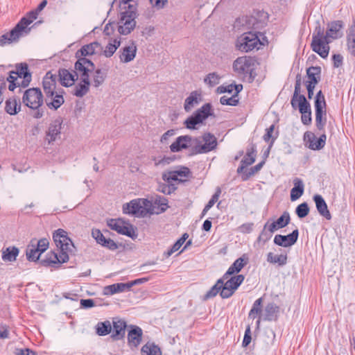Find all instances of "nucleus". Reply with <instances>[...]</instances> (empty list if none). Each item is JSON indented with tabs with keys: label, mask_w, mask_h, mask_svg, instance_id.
I'll use <instances>...</instances> for the list:
<instances>
[{
	"label": "nucleus",
	"mask_w": 355,
	"mask_h": 355,
	"mask_svg": "<svg viewBox=\"0 0 355 355\" xmlns=\"http://www.w3.org/2000/svg\"><path fill=\"white\" fill-rule=\"evenodd\" d=\"M343 27V23L342 21L338 20L332 21L329 25V28L324 35V31L320 26H316L312 35L311 44L312 50L321 58H327L330 49L329 43L331 42L329 38H338L340 36L339 31Z\"/></svg>",
	"instance_id": "nucleus-1"
},
{
	"label": "nucleus",
	"mask_w": 355,
	"mask_h": 355,
	"mask_svg": "<svg viewBox=\"0 0 355 355\" xmlns=\"http://www.w3.org/2000/svg\"><path fill=\"white\" fill-rule=\"evenodd\" d=\"M56 81V75L53 74L51 71L46 73L42 80L46 104L49 109L55 110H58L64 102L63 96L55 91Z\"/></svg>",
	"instance_id": "nucleus-2"
},
{
	"label": "nucleus",
	"mask_w": 355,
	"mask_h": 355,
	"mask_svg": "<svg viewBox=\"0 0 355 355\" xmlns=\"http://www.w3.org/2000/svg\"><path fill=\"white\" fill-rule=\"evenodd\" d=\"M44 101V96L38 87L29 88L24 92L22 103L34 111L32 114L34 119H41L44 116V110L41 108Z\"/></svg>",
	"instance_id": "nucleus-3"
},
{
	"label": "nucleus",
	"mask_w": 355,
	"mask_h": 355,
	"mask_svg": "<svg viewBox=\"0 0 355 355\" xmlns=\"http://www.w3.org/2000/svg\"><path fill=\"white\" fill-rule=\"evenodd\" d=\"M152 201L146 198H137L123 205V212L139 218L152 215Z\"/></svg>",
	"instance_id": "nucleus-4"
},
{
	"label": "nucleus",
	"mask_w": 355,
	"mask_h": 355,
	"mask_svg": "<svg viewBox=\"0 0 355 355\" xmlns=\"http://www.w3.org/2000/svg\"><path fill=\"white\" fill-rule=\"evenodd\" d=\"M125 8V10L121 14L120 23L121 24L119 25L118 31L121 35H126L130 33L136 26L137 5L129 3Z\"/></svg>",
	"instance_id": "nucleus-5"
},
{
	"label": "nucleus",
	"mask_w": 355,
	"mask_h": 355,
	"mask_svg": "<svg viewBox=\"0 0 355 355\" xmlns=\"http://www.w3.org/2000/svg\"><path fill=\"white\" fill-rule=\"evenodd\" d=\"M196 146L189 153L190 156L209 153L216 148L218 142L216 137L210 133L205 132L202 137H195Z\"/></svg>",
	"instance_id": "nucleus-6"
},
{
	"label": "nucleus",
	"mask_w": 355,
	"mask_h": 355,
	"mask_svg": "<svg viewBox=\"0 0 355 355\" xmlns=\"http://www.w3.org/2000/svg\"><path fill=\"white\" fill-rule=\"evenodd\" d=\"M315 112V126L319 131L324 132L327 123V103L322 92L320 90L315 95L314 101Z\"/></svg>",
	"instance_id": "nucleus-7"
},
{
	"label": "nucleus",
	"mask_w": 355,
	"mask_h": 355,
	"mask_svg": "<svg viewBox=\"0 0 355 355\" xmlns=\"http://www.w3.org/2000/svg\"><path fill=\"white\" fill-rule=\"evenodd\" d=\"M255 60L250 56H241L236 59L233 63V69L239 76L249 77L252 80L254 78Z\"/></svg>",
	"instance_id": "nucleus-8"
},
{
	"label": "nucleus",
	"mask_w": 355,
	"mask_h": 355,
	"mask_svg": "<svg viewBox=\"0 0 355 355\" xmlns=\"http://www.w3.org/2000/svg\"><path fill=\"white\" fill-rule=\"evenodd\" d=\"M210 103L204 104L200 108L198 109L191 116L188 117L184 125L187 128L190 130L196 129V125L202 123L209 116H213L214 112Z\"/></svg>",
	"instance_id": "nucleus-9"
},
{
	"label": "nucleus",
	"mask_w": 355,
	"mask_h": 355,
	"mask_svg": "<svg viewBox=\"0 0 355 355\" xmlns=\"http://www.w3.org/2000/svg\"><path fill=\"white\" fill-rule=\"evenodd\" d=\"M261 44L260 40L256 33H244L239 37L236 42V49L242 52H248Z\"/></svg>",
	"instance_id": "nucleus-10"
},
{
	"label": "nucleus",
	"mask_w": 355,
	"mask_h": 355,
	"mask_svg": "<svg viewBox=\"0 0 355 355\" xmlns=\"http://www.w3.org/2000/svg\"><path fill=\"white\" fill-rule=\"evenodd\" d=\"M53 239L59 248V251L62 252L69 254L75 248L72 241L68 236L67 232L62 229H58L53 233Z\"/></svg>",
	"instance_id": "nucleus-11"
},
{
	"label": "nucleus",
	"mask_w": 355,
	"mask_h": 355,
	"mask_svg": "<svg viewBox=\"0 0 355 355\" xmlns=\"http://www.w3.org/2000/svg\"><path fill=\"white\" fill-rule=\"evenodd\" d=\"M78 60L74 64V72L77 74V78L80 76V79H89V72L94 69V64L90 60L86 58H77Z\"/></svg>",
	"instance_id": "nucleus-12"
},
{
	"label": "nucleus",
	"mask_w": 355,
	"mask_h": 355,
	"mask_svg": "<svg viewBox=\"0 0 355 355\" xmlns=\"http://www.w3.org/2000/svg\"><path fill=\"white\" fill-rule=\"evenodd\" d=\"M245 277L243 275H238L232 277L230 279L223 283V288L220 293L223 299L230 297L239 286L243 282Z\"/></svg>",
	"instance_id": "nucleus-13"
},
{
	"label": "nucleus",
	"mask_w": 355,
	"mask_h": 355,
	"mask_svg": "<svg viewBox=\"0 0 355 355\" xmlns=\"http://www.w3.org/2000/svg\"><path fill=\"white\" fill-rule=\"evenodd\" d=\"M195 137L190 135H182L176 138L175 141L170 146V150L173 153H178L184 149H189V153L196 146Z\"/></svg>",
	"instance_id": "nucleus-14"
},
{
	"label": "nucleus",
	"mask_w": 355,
	"mask_h": 355,
	"mask_svg": "<svg viewBox=\"0 0 355 355\" xmlns=\"http://www.w3.org/2000/svg\"><path fill=\"white\" fill-rule=\"evenodd\" d=\"M107 225L110 229L120 234L125 235L130 238H133L135 235L132 226L129 224H125L124 221L121 219H110L107 220Z\"/></svg>",
	"instance_id": "nucleus-15"
},
{
	"label": "nucleus",
	"mask_w": 355,
	"mask_h": 355,
	"mask_svg": "<svg viewBox=\"0 0 355 355\" xmlns=\"http://www.w3.org/2000/svg\"><path fill=\"white\" fill-rule=\"evenodd\" d=\"M304 140L309 148L313 150H319L323 148L326 144L327 136L323 132L319 138H316L314 133L307 131L304 135Z\"/></svg>",
	"instance_id": "nucleus-16"
},
{
	"label": "nucleus",
	"mask_w": 355,
	"mask_h": 355,
	"mask_svg": "<svg viewBox=\"0 0 355 355\" xmlns=\"http://www.w3.org/2000/svg\"><path fill=\"white\" fill-rule=\"evenodd\" d=\"M299 237V230H294L288 235L277 234L274 237L273 242L275 245L288 248L293 245L297 241Z\"/></svg>",
	"instance_id": "nucleus-17"
},
{
	"label": "nucleus",
	"mask_w": 355,
	"mask_h": 355,
	"mask_svg": "<svg viewBox=\"0 0 355 355\" xmlns=\"http://www.w3.org/2000/svg\"><path fill=\"white\" fill-rule=\"evenodd\" d=\"M69 261V254L66 252L59 251L55 253L53 251L47 253L46 258L41 260V264L43 266H51L53 264L63 263Z\"/></svg>",
	"instance_id": "nucleus-18"
},
{
	"label": "nucleus",
	"mask_w": 355,
	"mask_h": 355,
	"mask_svg": "<svg viewBox=\"0 0 355 355\" xmlns=\"http://www.w3.org/2000/svg\"><path fill=\"white\" fill-rule=\"evenodd\" d=\"M137 46L134 41H131L129 45L119 49L118 54L121 62L128 63L132 61L137 53Z\"/></svg>",
	"instance_id": "nucleus-19"
},
{
	"label": "nucleus",
	"mask_w": 355,
	"mask_h": 355,
	"mask_svg": "<svg viewBox=\"0 0 355 355\" xmlns=\"http://www.w3.org/2000/svg\"><path fill=\"white\" fill-rule=\"evenodd\" d=\"M103 47L98 42H93L88 44L83 45L80 49L76 53V58H85L88 55L95 54L98 51H102Z\"/></svg>",
	"instance_id": "nucleus-20"
},
{
	"label": "nucleus",
	"mask_w": 355,
	"mask_h": 355,
	"mask_svg": "<svg viewBox=\"0 0 355 355\" xmlns=\"http://www.w3.org/2000/svg\"><path fill=\"white\" fill-rule=\"evenodd\" d=\"M58 73L60 84L64 87H67L73 85L78 79L77 74L75 73L74 71L71 72L68 69H60Z\"/></svg>",
	"instance_id": "nucleus-21"
},
{
	"label": "nucleus",
	"mask_w": 355,
	"mask_h": 355,
	"mask_svg": "<svg viewBox=\"0 0 355 355\" xmlns=\"http://www.w3.org/2000/svg\"><path fill=\"white\" fill-rule=\"evenodd\" d=\"M279 307L275 302H269L263 309L261 319L266 321H276L278 319Z\"/></svg>",
	"instance_id": "nucleus-22"
},
{
	"label": "nucleus",
	"mask_w": 355,
	"mask_h": 355,
	"mask_svg": "<svg viewBox=\"0 0 355 355\" xmlns=\"http://www.w3.org/2000/svg\"><path fill=\"white\" fill-rule=\"evenodd\" d=\"M202 101L201 93L198 91L191 92L189 96L185 99L184 109L185 112H189Z\"/></svg>",
	"instance_id": "nucleus-23"
},
{
	"label": "nucleus",
	"mask_w": 355,
	"mask_h": 355,
	"mask_svg": "<svg viewBox=\"0 0 355 355\" xmlns=\"http://www.w3.org/2000/svg\"><path fill=\"white\" fill-rule=\"evenodd\" d=\"M142 329L138 326H132L128 334V342L130 346L137 347L142 339Z\"/></svg>",
	"instance_id": "nucleus-24"
},
{
	"label": "nucleus",
	"mask_w": 355,
	"mask_h": 355,
	"mask_svg": "<svg viewBox=\"0 0 355 355\" xmlns=\"http://www.w3.org/2000/svg\"><path fill=\"white\" fill-rule=\"evenodd\" d=\"M17 76L15 73H12V71L10 72L9 76L5 79L4 77L0 78V104L3 101V92L2 89H6V81L9 82L8 89L10 91H14V89L17 87Z\"/></svg>",
	"instance_id": "nucleus-25"
},
{
	"label": "nucleus",
	"mask_w": 355,
	"mask_h": 355,
	"mask_svg": "<svg viewBox=\"0 0 355 355\" xmlns=\"http://www.w3.org/2000/svg\"><path fill=\"white\" fill-rule=\"evenodd\" d=\"M152 201V214H159L164 212L168 207V200L164 196H156Z\"/></svg>",
	"instance_id": "nucleus-26"
},
{
	"label": "nucleus",
	"mask_w": 355,
	"mask_h": 355,
	"mask_svg": "<svg viewBox=\"0 0 355 355\" xmlns=\"http://www.w3.org/2000/svg\"><path fill=\"white\" fill-rule=\"evenodd\" d=\"M313 200L315 203L318 213L327 220H330L331 218V215L323 197L319 194H316L313 196Z\"/></svg>",
	"instance_id": "nucleus-27"
},
{
	"label": "nucleus",
	"mask_w": 355,
	"mask_h": 355,
	"mask_svg": "<svg viewBox=\"0 0 355 355\" xmlns=\"http://www.w3.org/2000/svg\"><path fill=\"white\" fill-rule=\"evenodd\" d=\"M61 125L62 123L60 120H55L49 125L48 131L46 132V139L49 144L55 141L57 137L60 135Z\"/></svg>",
	"instance_id": "nucleus-28"
},
{
	"label": "nucleus",
	"mask_w": 355,
	"mask_h": 355,
	"mask_svg": "<svg viewBox=\"0 0 355 355\" xmlns=\"http://www.w3.org/2000/svg\"><path fill=\"white\" fill-rule=\"evenodd\" d=\"M21 102L16 97L9 98L5 103V111L10 115H16L21 110Z\"/></svg>",
	"instance_id": "nucleus-29"
},
{
	"label": "nucleus",
	"mask_w": 355,
	"mask_h": 355,
	"mask_svg": "<svg viewBox=\"0 0 355 355\" xmlns=\"http://www.w3.org/2000/svg\"><path fill=\"white\" fill-rule=\"evenodd\" d=\"M347 45L350 54L355 57V16L353 17L352 24L349 28Z\"/></svg>",
	"instance_id": "nucleus-30"
},
{
	"label": "nucleus",
	"mask_w": 355,
	"mask_h": 355,
	"mask_svg": "<svg viewBox=\"0 0 355 355\" xmlns=\"http://www.w3.org/2000/svg\"><path fill=\"white\" fill-rule=\"evenodd\" d=\"M126 323L123 320H119L113 322V331L111 337L113 340H118L123 338L125 336Z\"/></svg>",
	"instance_id": "nucleus-31"
},
{
	"label": "nucleus",
	"mask_w": 355,
	"mask_h": 355,
	"mask_svg": "<svg viewBox=\"0 0 355 355\" xmlns=\"http://www.w3.org/2000/svg\"><path fill=\"white\" fill-rule=\"evenodd\" d=\"M293 188L291 190V200L295 201L300 198L304 193V185L303 181L296 178L293 180Z\"/></svg>",
	"instance_id": "nucleus-32"
},
{
	"label": "nucleus",
	"mask_w": 355,
	"mask_h": 355,
	"mask_svg": "<svg viewBox=\"0 0 355 355\" xmlns=\"http://www.w3.org/2000/svg\"><path fill=\"white\" fill-rule=\"evenodd\" d=\"M121 45V38H114L109 40L108 44L103 50V55L106 58L112 57Z\"/></svg>",
	"instance_id": "nucleus-33"
},
{
	"label": "nucleus",
	"mask_w": 355,
	"mask_h": 355,
	"mask_svg": "<svg viewBox=\"0 0 355 355\" xmlns=\"http://www.w3.org/2000/svg\"><path fill=\"white\" fill-rule=\"evenodd\" d=\"M19 254V250L15 246H9L2 250L1 259L4 261H15Z\"/></svg>",
	"instance_id": "nucleus-34"
},
{
	"label": "nucleus",
	"mask_w": 355,
	"mask_h": 355,
	"mask_svg": "<svg viewBox=\"0 0 355 355\" xmlns=\"http://www.w3.org/2000/svg\"><path fill=\"white\" fill-rule=\"evenodd\" d=\"M90 85L89 79H80V83L75 85L73 88V95L77 97L84 96L89 92Z\"/></svg>",
	"instance_id": "nucleus-35"
},
{
	"label": "nucleus",
	"mask_w": 355,
	"mask_h": 355,
	"mask_svg": "<svg viewBox=\"0 0 355 355\" xmlns=\"http://www.w3.org/2000/svg\"><path fill=\"white\" fill-rule=\"evenodd\" d=\"M262 303H263L262 297H259L257 300H256L254 302V303L252 304V307L249 313V317L252 319H254L257 317V315H259V320L257 322V325L259 324L260 320H261L262 315H263V313H262Z\"/></svg>",
	"instance_id": "nucleus-36"
},
{
	"label": "nucleus",
	"mask_w": 355,
	"mask_h": 355,
	"mask_svg": "<svg viewBox=\"0 0 355 355\" xmlns=\"http://www.w3.org/2000/svg\"><path fill=\"white\" fill-rule=\"evenodd\" d=\"M291 106L295 110L298 108L301 114L311 111V105L306 100L305 96H299V99L296 100L295 104L291 105Z\"/></svg>",
	"instance_id": "nucleus-37"
},
{
	"label": "nucleus",
	"mask_w": 355,
	"mask_h": 355,
	"mask_svg": "<svg viewBox=\"0 0 355 355\" xmlns=\"http://www.w3.org/2000/svg\"><path fill=\"white\" fill-rule=\"evenodd\" d=\"M321 68L320 67H310L306 69V75L309 78L306 83L318 84L320 80Z\"/></svg>",
	"instance_id": "nucleus-38"
},
{
	"label": "nucleus",
	"mask_w": 355,
	"mask_h": 355,
	"mask_svg": "<svg viewBox=\"0 0 355 355\" xmlns=\"http://www.w3.org/2000/svg\"><path fill=\"white\" fill-rule=\"evenodd\" d=\"M288 257L286 254H281L275 255L272 252L267 254L266 260L268 263L275 264L277 263L279 266H284L287 263Z\"/></svg>",
	"instance_id": "nucleus-39"
},
{
	"label": "nucleus",
	"mask_w": 355,
	"mask_h": 355,
	"mask_svg": "<svg viewBox=\"0 0 355 355\" xmlns=\"http://www.w3.org/2000/svg\"><path fill=\"white\" fill-rule=\"evenodd\" d=\"M131 288L129 282L126 283H116L105 287L107 293L113 295L117 293L130 291Z\"/></svg>",
	"instance_id": "nucleus-40"
},
{
	"label": "nucleus",
	"mask_w": 355,
	"mask_h": 355,
	"mask_svg": "<svg viewBox=\"0 0 355 355\" xmlns=\"http://www.w3.org/2000/svg\"><path fill=\"white\" fill-rule=\"evenodd\" d=\"M142 355H162L160 347L154 343L148 342L141 349Z\"/></svg>",
	"instance_id": "nucleus-41"
},
{
	"label": "nucleus",
	"mask_w": 355,
	"mask_h": 355,
	"mask_svg": "<svg viewBox=\"0 0 355 355\" xmlns=\"http://www.w3.org/2000/svg\"><path fill=\"white\" fill-rule=\"evenodd\" d=\"M26 254L29 261H37L39 259L41 253L39 252L38 248H36L33 241H31V244L28 245Z\"/></svg>",
	"instance_id": "nucleus-42"
},
{
	"label": "nucleus",
	"mask_w": 355,
	"mask_h": 355,
	"mask_svg": "<svg viewBox=\"0 0 355 355\" xmlns=\"http://www.w3.org/2000/svg\"><path fill=\"white\" fill-rule=\"evenodd\" d=\"M223 288V283L222 279H218L216 284L206 293L203 297L204 300L213 298L218 293H220Z\"/></svg>",
	"instance_id": "nucleus-43"
},
{
	"label": "nucleus",
	"mask_w": 355,
	"mask_h": 355,
	"mask_svg": "<svg viewBox=\"0 0 355 355\" xmlns=\"http://www.w3.org/2000/svg\"><path fill=\"white\" fill-rule=\"evenodd\" d=\"M112 331V325L110 321L99 322L96 325V333L101 336L109 334Z\"/></svg>",
	"instance_id": "nucleus-44"
},
{
	"label": "nucleus",
	"mask_w": 355,
	"mask_h": 355,
	"mask_svg": "<svg viewBox=\"0 0 355 355\" xmlns=\"http://www.w3.org/2000/svg\"><path fill=\"white\" fill-rule=\"evenodd\" d=\"M248 260L243 257L236 259L228 268V274H234L239 272L241 269L247 264Z\"/></svg>",
	"instance_id": "nucleus-45"
},
{
	"label": "nucleus",
	"mask_w": 355,
	"mask_h": 355,
	"mask_svg": "<svg viewBox=\"0 0 355 355\" xmlns=\"http://www.w3.org/2000/svg\"><path fill=\"white\" fill-rule=\"evenodd\" d=\"M12 73H15L17 76V78H30V77H31V73L28 70V66L26 63H21L17 67L16 71H12Z\"/></svg>",
	"instance_id": "nucleus-46"
},
{
	"label": "nucleus",
	"mask_w": 355,
	"mask_h": 355,
	"mask_svg": "<svg viewBox=\"0 0 355 355\" xmlns=\"http://www.w3.org/2000/svg\"><path fill=\"white\" fill-rule=\"evenodd\" d=\"M106 78V73L103 72L102 69H97L95 70L93 76V83L95 87H98L101 85Z\"/></svg>",
	"instance_id": "nucleus-47"
},
{
	"label": "nucleus",
	"mask_w": 355,
	"mask_h": 355,
	"mask_svg": "<svg viewBox=\"0 0 355 355\" xmlns=\"http://www.w3.org/2000/svg\"><path fill=\"white\" fill-rule=\"evenodd\" d=\"M301 78L300 76H297L295 84V89L293 97L291 101V104H295L296 100L299 99V96H304V94H301Z\"/></svg>",
	"instance_id": "nucleus-48"
},
{
	"label": "nucleus",
	"mask_w": 355,
	"mask_h": 355,
	"mask_svg": "<svg viewBox=\"0 0 355 355\" xmlns=\"http://www.w3.org/2000/svg\"><path fill=\"white\" fill-rule=\"evenodd\" d=\"M291 220L290 214L288 211H284L282 215L275 220V224L279 228H283L287 226Z\"/></svg>",
	"instance_id": "nucleus-49"
},
{
	"label": "nucleus",
	"mask_w": 355,
	"mask_h": 355,
	"mask_svg": "<svg viewBox=\"0 0 355 355\" xmlns=\"http://www.w3.org/2000/svg\"><path fill=\"white\" fill-rule=\"evenodd\" d=\"M176 189V187L173 184L171 183H161L158 186L157 190L166 195H170Z\"/></svg>",
	"instance_id": "nucleus-50"
},
{
	"label": "nucleus",
	"mask_w": 355,
	"mask_h": 355,
	"mask_svg": "<svg viewBox=\"0 0 355 355\" xmlns=\"http://www.w3.org/2000/svg\"><path fill=\"white\" fill-rule=\"evenodd\" d=\"M309 212V207L306 202L299 205L295 209V213L300 218L306 217Z\"/></svg>",
	"instance_id": "nucleus-51"
},
{
	"label": "nucleus",
	"mask_w": 355,
	"mask_h": 355,
	"mask_svg": "<svg viewBox=\"0 0 355 355\" xmlns=\"http://www.w3.org/2000/svg\"><path fill=\"white\" fill-rule=\"evenodd\" d=\"M220 103L224 105L235 106L239 103V98L236 97V95L233 94L230 97L223 96L220 98Z\"/></svg>",
	"instance_id": "nucleus-52"
},
{
	"label": "nucleus",
	"mask_w": 355,
	"mask_h": 355,
	"mask_svg": "<svg viewBox=\"0 0 355 355\" xmlns=\"http://www.w3.org/2000/svg\"><path fill=\"white\" fill-rule=\"evenodd\" d=\"M18 40V38L15 36L11 35V31L6 34L2 35L0 37V46H3L6 44H10L13 42Z\"/></svg>",
	"instance_id": "nucleus-53"
},
{
	"label": "nucleus",
	"mask_w": 355,
	"mask_h": 355,
	"mask_svg": "<svg viewBox=\"0 0 355 355\" xmlns=\"http://www.w3.org/2000/svg\"><path fill=\"white\" fill-rule=\"evenodd\" d=\"M220 77L216 73H210L205 78V83L211 87H214L219 83Z\"/></svg>",
	"instance_id": "nucleus-54"
},
{
	"label": "nucleus",
	"mask_w": 355,
	"mask_h": 355,
	"mask_svg": "<svg viewBox=\"0 0 355 355\" xmlns=\"http://www.w3.org/2000/svg\"><path fill=\"white\" fill-rule=\"evenodd\" d=\"M34 241V243L36 245V248H38L39 252L42 254L44 252L49 245V240L47 239H41L38 241L37 240H33Z\"/></svg>",
	"instance_id": "nucleus-55"
},
{
	"label": "nucleus",
	"mask_w": 355,
	"mask_h": 355,
	"mask_svg": "<svg viewBox=\"0 0 355 355\" xmlns=\"http://www.w3.org/2000/svg\"><path fill=\"white\" fill-rule=\"evenodd\" d=\"M162 178L165 182H166L167 183H171V184H172L173 181H179V182L184 181L183 180L179 179L178 178L175 171H168V173H163Z\"/></svg>",
	"instance_id": "nucleus-56"
},
{
	"label": "nucleus",
	"mask_w": 355,
	"mask_h": 355,
	"mask_svg": "<svg viewBox=\"0 0 355 355\" xmlns=\"http://www.w3.org/2000/svg\"><path fill=\"white\" fill-rule=\"evenodd\" d=\"M272 236V234L266 229V226H263L259 236L257 238V241L265 243L270 239Z\"/></svg>",
	"instance_id": "nucleus-57"
},
{
	"label": "nucleus",
	"mask_w": 355,
	"mask_h": 355,
	"mask_svg": "<svg viewBox=\"0 0 355 355\" xmlns=\"http://www.w3.org/2000/svg\"><path fill=\"white\" fill-rule=\"evenodd\" d=\"M26 26H25L21 22L19 21L14 28L11 30V35L15 36L18 39L21 35V33L25 31Z\"/></svg>",
	"instance_id": "nucleus-58"
},
{
	"label": "nucleus",
	"mask_w": 355,
	"mask_h": 355,
	"mask_svg": "<svg viewBox=\"0 0 355 355\" xmlns=\"http://www.w3.org/2000/svg\"><path fill=\"white\" fill-rule=\"evenodd\" d=\"M183 244H182V243L180 242V241H177L172 246L170 249H168L167 251L164 252V255L165 257L168 258L170 256H171L174 252H175L176 251H178L180 247Z\"/></svg>",
	"instance_id": "nucleus-59"
},
{
	"label": "nucleus",
	"mask_w": 355,
	"mask_h": 355,
	"mask_svg": "<svg viewBox=\"0 0 355 355\" xmlns=\"http://www.w3.org/2000/svg\"><path fill=\"white\" fill-rule=\"evenodd\" d=\"M274 129H275L274 125H271L269 128H266V133L263 137V139L266 142H269V141L270 142V141H272V138H275V139L277 138V136L272 135Z\"/></svg>",
	"instance_id": "nucleus-60"
},
{
	"label": "nucleus",
	"mask_w": 355,
	"mask_h": 355,
	"mask_svg": "<svg viewBox=\"0 0 355 355\" xmlns=\"http://www.w3.org/2000/svg\"><path fill=\"white\" fill-rule=\"evenodd\" d=\"M101 245L111 250H115L118 248L117 244L110 238H105L103 242L101 243Z\"/></svg>",
	"instance_id": "nucleus-61"
},
{
	"label": "nucleus",
	"mask_w": 355,
	"mask_h": 355,
	"mask_svg": "<svg viewBox=\"0 0 355 355\" xmlns=\"http://www.w3.org/2000/svg\"><path fill=\"white\" fill-rule=\"evenodd\" d=\"M92 237L96 241V242L101 245V243L103 242V241L105 240V237L104 236V235L102 234V232L98 230V229H94V230H92Z\"/></svg>",
	"instance_id": "nucleus-62"
},
{
	"label": "nucleus",
	"mask_w": 355,
	"mask_h": 355,
	"mask_svg": "<svg viewBox=\"0 0 355 355\" xmlns=\"http://www.w3.org/2000/svg\"><path fill=\"white\" fill-rule=\"evenodd\" d=\"M176 175L179 179L182 178H188L191 173L189 168L186 166H182L179 170H176Z\"/></svg>",
	"instance_id": "nucleus-63"
},
{
	"label": "nucleus",
	"mask_w": 355,
	"mask_h": 355,
	"mask_svg": "<svg viewBox=\"0 0 355 355\" xmlns=\"http://www.w3.org/2000/svg\"><path fill=\"white\" fill-rule=\"evenodd\" d=\"M251 340H252L251 331H250V328L248 326L245 331V334H244L243 340L242 342V346L247 347L250 343Z\"/></svg>",
	"instance_id": "nucleus-64"
}]
</instances>
